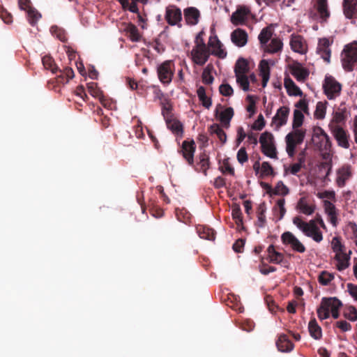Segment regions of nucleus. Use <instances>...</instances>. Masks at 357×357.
<instances>
[{"label":"nucleus","mask_w":357,"mask_h":357,"mask_svg":"<svg viewBox=\"0 0 357 357\" xmlns=\"http://www.w3.org/2000/svg\"><path fill=\"white\" fill-rule=\"evenodd\" d=\"M284 84L289 96H301L303 95L302 91L289 77L284 78Z\"/></svg>","instance_id":"nucleus-31"},{"label":"nucleus","mask_w":357,"mask_h":357,"mask_svg":"<svg viewBox=\"0 0 357 357\" xmlns=\"http://www.w3.org/2000/svg\"><path fill=\"white\" fill-rule=\"evenodd\" d=\"M309 333L314 339L320 340L322 337L321 328L318 325L315 318L311 319L308 324Z\"/></svg>","instance_id":"nucleus-34"},{"label":"nucleus","mask_w":357,"mask_h":357,"mask_svg":"<svg viewBox=\"0 0 357 357\" xmlns=\"http://www.w3.org/2000/svg\"><path fill=\"white\" fill-rule=\"evenodd\" d=\"M87 88L89 93L95 98H98L102 95V91L98 88L97 83H88Z\"/></svg>","instance_id":"nucleus-56"},{"label":"nucleus","mask_w":357,"mask_h":357,"mask_svg":"<svg viewBox=\"0 0 357 357\" xmlns=\"http://www.w3.org/2000/svg\"><path fill=\"white\" fill-rule=\"evenodd\" d=\"M328 128L339 146L345 149L350 148L351 137L347 130L334 123H329Z\"/></svg>","instance_id":"nucleus-4"},{"label":"nucleus","mask_w":357,"mask_h":357,"mask_svg":"<svg viewBox=\"0 0 357 357\" xmlns=\"http://www.w3.org/2000/svg\"><path fill=\"white\" fill-rule=\"evenodd\" d=\"M253 169L257 175L259 174L260 178L275 175L273 168L268 162H263L260 165L259 160H257L253 165Z\"/></svg>","instance_id":"nucleus-15"},{"label":"nucleus","mask_w":357,"mask_h":357,"mask_svg":"<svg viewBox=\"0 0 357 357\" xmlns=\"http://www.w3.org/2000/svg\"><path fill=\"white\" fill-rule=\"evenodd\" d=\"M331 303V299H328V298L324 297L321 299V304L317 310V316L319 319L324 320L329 318L330 317V311H329V304Z\"/></svg>","instance_id":"nucleus-27"},{"label":"nucleus","mask_w":357,"mask_h":357,"mask_svg":"<svg viewBox=\"0 0 357 357\" xmlns=\"http://www.w3.org/2000/svg\"><path fill=\"white\" fill-rule=\"evenodd\" d=\"M333 279L334 275L326 271H322L318 277L319 282L324 286L328 285Z\"/></svg>","instance_id":"nucleus-53"},{"label":"nucleus","mask_w":357,"mask_h":357,"mask_svg":"<svg viewBox=\"0 0 357 357\" xmlns=\"http://www.w3.org/2000/svg\"><path fill=\"white\" fill-rule=\"evenodd\" d=\"M289 192V188L283 183L282 181L278 182L273 191V194L282 196L288 195Z\"/></svg>","instance_id":"nucleus-57"},{"label":"nucleus","mask_w":357,"mask_h":357,"mask_svg":"<svg viewBox=\"0 0 357 357\" xmlns=\"http://www.w3.org/2000/svg\"><path fill=\"white\" fill-rule=\"evenodd\" d=\"M231 215L233 219L235 220L236 223L239 225L243 224V217L241 211L239 206H236L232 208Z\"/></svg>","instance_id":"nucleus-60"},{"label":"nucleus","mask_w":357,"mask_h":357,"mask_svg":"<svg viewBox=\"0 0 357 357\" xmlns=\"http://www.w3.org/2000/svg\"><path fill=\"white\" fill-rule=\"evenodd\" d=\"M328 299H331V301L329 304V311L331 312L333 318L337 319L340 317L339 310L342 306V303L336 297H331Z\"/></svg>","instance_id":"nucleus-41"},{"label":"nucleus","mask_w":357,"mask_h":357,"mask_svg":"<svg viewBox=\"0 0 357 357\" xmlns=\"http://www.w3.org/2000/svg\"><path fill=\"white\" fill-rule=\"evenodd\" d=\"M197 233L201 238L213 241L215 238L214 230L204 225H198L196 227Z\"/></svg>","instance_id":"nucleus-33"},{"label":"nucleus","mask_w":357,"mask_h":357,"mask_svg":"<svg viewBox=\"0 0 357 357\" xmlns=\"http://www.w3.org/2000/svg\"><path fill=\"white\" fill-rule=\"evenodd\" d=\"M345 318L348 319L351 321H357V310L354 306H349L347 308V312L344 313Z\"/></svg>","instance_id":"nucleus-59"},{"label":"nucleus","mask_w":357,"mask_h":357,"mask_svg":"<svg viewBox=\"0 0 357 357\" xmlns=\"http://www.w3.org/2000/svg\"><path fill=\"white\" fill-rule=\"evenodd\" d=\"M284 204H285L284 199V198H281V199H279L277 201L276 205L274 207V210L275 211H277V210L279 211V213H280V216L278 218L279 220L282 219V218L284 217V214L286 213V209L284 208Z\"/></svg>","instance_id":"nucleus-58"},{"label":"nucleus","mask_w":357,"mask_h":357,"mask_svg":"<svg viewBox=\"0 0 357 357\" xmlns=\"http://www.w3.org/2000/svg\"><path fill=\"white\" fill-rule=\"evenodd\" d=\"M322 86L329 100H333L340 95L342 85L332 76H326Z\"/></svg>","instance_id":"nucleus-5"},{"label":"nucleus","mask_w":357,"mask_h":357,"mask_svg":"<svg viewBox=\"0 0 357 357\" xmlns=\"http://www.w3.org/2000/svg\"><path fill=\"white\" fill-rule=\"evenodd\" d=\"M276 346L278 350L282 352H289L294 349V344L285 334H282L279 336L276 342Z\"/></svg>","instance_id":"nucleus-26"},{"label":"nucleus","mask_w":357,"mask_h":357,"mask_svg":"<svg viewBox=\"0 0 357 357\" xmlns=\"http://www.w3.org/2000/svg\"><path fill=\"white\" fill-rule=\"evenodd\" d=\"M174 63L171 60H167L158 66L157 73L159 80L164 84H169L174 74Z\"/></svg>","instance_id":"nucleus-6"},{"label":"nucleus","mask_w":357,"mask_h":357,"mask_svg":"<svg viewBox=\"0 0 357 357\" xmlns=\"http://www.w3.org/2000/svg\"><path fill=\"white\" fill-rule=\"evenodd\" d=\"M266 210V204L264 202L260 204L257 208V225L259 227H264L266 223L265 212Z\"/></svg>","instance_id":"nucleus-45"},{"label":"nucleus","mask_w":357,"mask_h":357,"mask_svg":"<svg viewBox=\"0 0 357 357\" xmlns=\"http://www.w3.org/2000/svg\"><path fill=\"white\" fill-rule=\"evenodd\" d=\"M342 9L346 18H357V0H343Z\"/></svg>","instance_id":"nucleus-18"},{"label":"nucleus","mask_w":357,"mask_h":357,"mask_svg":"<svg viewBox=\"0 0 357 357\" xmlns=\"http://www.w3.org/2000/svg\"><path fill=\"white\" fill-rule=\"evenodd\" d=\"M291 50L300 54L305 52V45L303 38L300 35H291L290 40Z\"/></svg>","instance_id":"nucleus-24"},{"label":"nucleus","mask_w":357,"mask_h":357,"mask_svg":"<svg viewBox=\"0 0 357 357\" xmlns=\"http://www.w3.org/2000/svg\"><path fill=\"white\" fill-rule=\"evenodd\" d=\"M298 209L305 215H312L315 210V205L308 204L305 197H301L297 204Z\"/></svg>","instance_id":"nucleus-37"},{"label":"nucleus","mask_w":357,"mask_h":357,"mask_svg":"<svg viewBox=\"0 0 357 357\" xmlns=\"http://www.w3.org/2000/svg\"><path fill=\"white\" fill-rule=\"evenodd\" d=\"M273 35L272 30L270 27L267 26L264 28L259 34L258 39L260 43L263 45H266Z\"/></svg>","instance_id":"nucleus-51"},{"label":"nucleus","mask_w":357,"mask_h":357,"mask_svg":"<svg viewBox=\"0 0 357 357\" xmlns=\"http://www.w3.org/2000/svg\"><path fill=\"white\" fill-rule=\"evenodd\" d=\"M199 161L198 165L200 166V171L206 176L207 170L210 167L209 158L205 153H203L199 155Z\"/></svg>","instance_id":"nucleus-49"},{"label":"nucleus","mask_w":357,"mask_h":357,"mask_svg":"<svg viewBox=\"0 0 357 357\" xmlns=\"http://www.w3.org/2000/svg\"><path fill=\"white\" fill-rule=\"evenodd\" d=\"M208 132L211 135H216L222 144H225L226 142L227 135L218 123L211 125L208 128Z\"/></svg>","instance_id":"nucleus-38"},{"label":"nucleus","mask_w":357,"mask_h":357,"mask_svg":"<svg viewBox=\"0 0 357 357\" xmlns=\"http://www.w3.org/2000/svg\"><path fill=\"white\" fill-rule=\"evenodd\" d=\"M195 149L196 146L193 140H191L190 142L185 140L183 142L181 149L178 151V152L182 154L188 164L190 166L194 165V153Z\"/></svg>","instance_id":"nucleus-11"},{"label":"nucleus","mask_w":357,"mask_h":357,"mask_svg":"<svg viewBox=\"0 0 357 357\" xmlns=\"http://www.w3.org/2000/svg\"><path fill=\"white\" fill-rule=\"evenodd\" d=\"M166 124L167 128L172 130V132L176 135H182L183 132V125L181 123L176 119L175 118H172L169 120L166 121Z\"/></svg>","instance_id":"nucleus-42"},{"label":"nucleus","mask_w":357,"mask_h":357,"mask_svg":"<svg viewBox=\"0 0 357 357\" xmlns=\"http://www.w3.org/2000/svg\"><path fill=\"white\" fill-rule=\"evenodd\" d=\"M282 48V42L280 39L275 38L271 40V43L266 45V51L268 53H275L280 51Z\"/></svg>","instance_id":"nucleus-46"},{"label":"nucleus","mask_w":357,"mask_h":357,"mask_svg":"<svg viewBox=\"0 0 357 357\" xmlns=\"http://www.w3.org/2000/svg\"><path fill=\"white\" fill-rule=\"evenodd\" d=\"M261 144V152L273 159H278V152L274 144V137L272 133L269 132H263L259 140Z\"/></svg>","instance_id":"nucleus-3"},{"label":"nucleus","mask_w":357,"mask_h":357,"mask_svg":"<svg viewBox=\"0 0 357 357\" xmlns=\"http://www.w3.org/2000/svg\"><path fill=\"white\" fill-rule=\"evenodd\" d=\"M289 112V108L286 106L280 107L277 110L275 115L272 119V123L276 125L277 128H280L287 123Z\"/></svg>","instance_id":"nucleus-17"},{"label":"nucleus","mask_w":357,"mask_h":357,"mask_svg":"<svg viewBox=\"0 0 357 357\" xmlns=\"http://www.w3.org/2000/svg\"><path fill=\"white\" fill-rule=\"evenodd\" d=\"M27 18L31 26H35L41 17V14L34 8H29L27 10Z\"/></svg>","instance_id":"nucleus-48"},{"label":"nucleus","mask_w":357,"mask_h":357,"mask_svg":"<svg viewBox=\"0 0 357 357\" xmlns=\"http://www.w3.org/2000/svg\"><path fill=\"white\" fill-rule=\"evenodd\" d=\"M182 13L180 8L176 6H171L166 8L165 20L172 26L176 25L181 22Z\"/></svg>","instance_id":"nucleus-14"},{"label":"nucleus","mask_w":357,"mask_h":357,"mask_svg":"<svg viewBox=\"0 0 357 357\" xmlns=\"http://www.w3.org/2000/svg\"><path fill=\"white\" fill-rule=\"evenodd\" d=\"M250 14V10L248 6H238L235 12L231 16V22L233 24L238 26L243 24L248 20Z\"/></svg>","instance_id":"nucleus-12"},{"label":"nucleus","mask_w":357,"mask_h":357,"mask_svg":"<svg viewBox=\"0 0 357 357\" xmlns=\"http://www.w3.org/2000/svg\"><path fill=\"white\" fill-rule=\"evenodd\" d=\"M202 82L205 84H211L213 83L214 78L211 74L210 70H208V68L206 67L202 73Z\"/></svg>","instance_id":"nucleus-62"},{"label":"nucleus","mask_w":357,"mask_h":357,"mask_svg":"<svg viewBox=\"0 0 357 357\" xmlns=\"http://www.w3.org/2000/svg\"><path fill=\"white\" fill-rule=\"evenodd\" d=\"M208 45L213 49L212 54L220 59H225L227 56V52L223 49V45L217 36L210 37Z\"/></svg>","instance_id":"nucleus-20"},{"label":"nucleus","mask_w":357,"mask_h":357,"mask_svg":"<svg viewBox=\"0 0 357 357\" xmlns=\"http://www.w3.org/2000/svg\"><path fill=\"white\" fill-rule=\"evenodd\" d=\"M331 43L326 38H320L319 40L317 52L321 57L326 62H330L331 50L330 46Z\"/></svg>","instance_id":"nucleus-16"},{"label":"nucleus","mask_w":357,"mask_h":357,"mask_svg":"<svg viewBox=\"0 0 357 357\" xmlns=\"http://www.w3.org/2000/svg\"><path fill=\"white\" fill-rule=\"evenodd\" d=\"M304 120V115L299 109L294 111L292 127L294 130L286 135V151L289 156L292 157L295 154L296 147L301 144L306 134L305 129H299Z\"/></svg>","instance_id":"nucleus-1"},{"label":"nucleus","mask_w":357,"mask_h":357,"mask_svg":"<svg viewBox=\"0 0 357 357\" xmlns=\"http://www.w3.org/2000/svg\"><path fill=\"white\" fill-rule=\"evenodd\" d=\"M351 255V251L349 250V253H342L335 255V259L337 261V264L336 265L337 269L340 271H344L350 265V255Z\"/></svg>","instance_id":"nucleus-28"},{"label":"nucleus","mask_w":357,"mask_h":357,"mask_svg":"<svg viewBox=\"0 0 357 357\" xmlns=\"http://www.w3.org/2000/svg\"><path fill=\"white\" fill-rule=\"evenodd\" d=\"M124 31L126 33L127 37L132 42H139L141 40L142 36L139 32L137 27L132 24H128Z\"/></svg>","instance_id":"nucleus-32"},{"label":"nucleus","mask_w":357,"mask_h":357,"mask_svg":"<svg viewBox=\"0 0 357 357\" xmlns=\"http://www.w3.org/2000/svg\"><path fill=\"white\" fill-rule=\"evenodd\" d=\"M219 91L224 96H231L234 93V90L229 84H222L219 86Z\"/></svg>","instance_id":"nucleus-61"},{"label":"nucleus","mask_w":357,"mask_h":357,"mask_svg":"<svg viewBox=\"0 0 357 357\" xmlns=\"http://www.w3.org/2000/svg\"><path fill=\"white\" fill-rule=\"evenodd\" d=\"M333 119L329 123L340 125L344 123L347 119V110L346 107L341 104L340 107L333 113Z\"/></svg>","instance_id":"nucleus-23"},{"label":"nucleus","mask_w":357,"mask_h":357,"mask_svg":"<svg viewBox=\"0 0 357 357\" xmlns=\"http://www.w3.org/2000/svg\"><path fill=\"white\" fill-rule=\"evenodd\" d=\"M248 71L249 67L247 60L243 58L238 59L234 66L235 75H246Z\"/></svg>","instance_id":"nucleus-43"},{"label":"nucleus","mask_w":357,"mask_h":357,"mask_svg":"<svg viewBox=\"0 0 357 357\" xmlns=\"http://www.w3.org/2000/svg\"><path fill=\"white\" fill-rule=\"evenodd\" d=\"M307 237L312 238L315 242L320 243L323 240L322 232L319 228L301 229Z\"/></svg>","instance_id":"nucleus-44"},{"label":"nucleus","mask_w":357,"mask_h":357,"mask_svg":"<svg viewBox=\"0 0 357 357\" xmlns=\"http://www.w3.org/2000/svg\"><path fill=\"white\" fill-rule=\"evenodd\" d=\"M293 223L299 229L319 228L317 225L316 219L310 220L308 222L303 221L300 216H296L293 219Z\"/></svg>","instance_id":"nucleus-35"},{"label":"nucleus","mask_w":357,"mask_h":357,"mask_svg":"<svg viewBox=\"0 0 357 357\" xmlns=\"http://www.w3.org/2000/svg\"><path fill=\"white\" fill-rule=\"evenodd\" d=\"M326 107L322 102H318L314 116L317 119H323L325 117Z\"/></svg>","instance_id":"nucleus-55"},{"label":"nucleus","mask_w":357,"mask_h":357,"mask_svg":"<svg viewBox=\"0 0 357 357\" xmlns=\"http://www.w3.org/2000/svg\"><path fill=\"white\" fill-rule=\"evenodd\" d=\"M316 9L323 22H326L331 14L328 8L327 0H317Z\"/></svg>","instance_id":"nucleus-29"},{"label":"nucleus","mask_w":357,"mask_h":357,"mask_svg":"<svg viewBox=\"0 0 357 357\" xmlns=\"http://www.w3.org/2000/svg\"><path fill=\"white\" fill-rule=\"evenodd\" d=\"M59 71L61 72V74L56 77V82L59 84H66L74 77V71L70 67H66L63 70L59 69Z\"/></svg>","instance_id":"nucleus-39"},{"label":"nucleus","mask_w":357,"mask_h":357,"mask_svg":"<svg viewBox=\"0 0 357 357\" xmlns=\"http://www.w3.org/2000/svg\"><path fill=\"white\" fill-rule=\"evenodd\" d=\"M43 65L46 69L50 70L52 73H56L59 71V68L56 66L54 59L49 56L45 55L42 58Z\"/></svg>","instance_id":"nucleus-47"},{"label":"nucleus","mask_w":357,"mask_h":357,"mask_svg":"<svg viewBox=\"0 0 357 357\" xmlns=\"http://www.w3.org/2000/svg\"><path fill=\"white\" fill-rule=\"evenodd\" d=\"M324 208L328 218V221L333 227H336L338 221L335 206L329 201H324Z\"/></svg>","instance_id":"nucleus-25"},{"label":"nucleus","mask_w":357,"mask_h":357,"mask_svg":"<svg viewBox=\"0 0 357 357\" xmlns=\"http://www.w3.org/2000/svg\"><path fill=\"white\" fill-rule=\"evenodd\" d=\"M269 261L273 264H284V255L282 253L275 250L273 245H270L267 248Z\"/></svg>","instance_id":"nucleus-30"},{"label":"nucleus","mask_w":357,"mask_h":357,"mask_svg":"<svg viewBox=\"0 0 357 357\" xmlns=\"http://www.w3.org/2000/svg\"><path fill=\"white\" fill-rule=\"evenodd\" d=\"M260 75L261 76H270V68L268 63L266 60H261L259 66Z\"/></svg>","instance_id":"nucleus-63"},{"label":"nucleus","mask_w":357,"mask_h":357,"mask_svg":"<svg viewBox=\"0 0 357 357\" xmlns=\"http://www.w3.org/2000/svg\"><path fill=\"white\" fill-rule=\"evenodd\" d=\"M293 223L299 229L319 228L317 225L316 219L310 220L308 222L303 221L300 216H296L293 219Z\"/></svg>","instance_id":"nucleus-36"},{"label":"nucleus","mask_w":357,"mask_h":357,"mask_svg":"<svg viewBox=\"0 0 357 357\" xmlns=\"http://www.w3.org/2000/svg\"><path fill=\"white\" fill-rule=\"evenodd\" d=\"M210 56L209 49L207 46H194L191 51L192 61L200 66H204Z\"/></svg>","instance_id":"nucleus-9"},{"label":"nucleus","mask_w":357,"mask_h":357,"mask_svg":"<svg viewBox=\"0 0 357 357\" xmlns=\"http://www.w3.org/2000/svg\"><path fill=\"white\" fill-rule=\"evenodd\" d=\"M222 109L223 106L218 104L215 110V116L220 121L223 127L228 128L230 126V121L234 116V112L232 107H227L220 112Z\"/></svg>","instance_id":"nucleus-10"},{"label":"nucleus","mask_w":357,"mask_h":357,"mask_svg":"<svg viewBox=\"0 0 357 357\" xmlns=\"http://www.w3.org/2000/svg\"><path fill=\"white\" fill-rule=\"evenodd\" d=\"M341 61L345 70H353L357 63V42L344 46L341 54Z\"/></svg>","instance_id":"nucleus-2"},{"label":"nucleus","mask_w":357,"mask_h":357,"mask_svg":"<svg viewBox=\"0 0 357 357\" xmlns=\"http://www.w3.org/2000/svg\"><path fill=\"white\" fill-rule=\"evenodd\" d=\"M50 31L53 36L56 37L59 40L63 43H65L68 40L67 35L66 31L57 26H52L50 28Z\"/></svg>","instance_id":"nucleus-50"},{"label":"nucleus","mask_w":357,"mask_h":357,"mask_svg":"<svg viewBox=\"0 0 357 357\" xmlns=\"http://www.w3.org/2000/svg\"><path fill=\"white\" fill-rule=\"evenodd\" d=\"M312 139H317V146L320 149L328 151L331 148V142L327 133L319 126H314L312 129Z\"/></svg>","instance_id":"nucleus-7"},{"label":"nucleus","mask_w":357,"mask_h":357,"mask_svg":"<svg viewBox=\"0 0 357 357\" xmlns=\"http://www.w3.org/2000/svg\"><path fill=\"white\" fill-rule=\"evenodd\" d=\"M197 94L202 105L206 109H209L212 105L211 98L206 94V89L204 86H200L197 91Z\"/></svg>","instance_id":"nucleus-40"},{"label":"nucleus","mask_w":357,"mask_h":357,"mask_svg":"<svg viewBox=\"0 0 357 357\" xmlns=\"http://www.w3.org/2000/svg\"><path fill=\"white\" fill-rule=\"evenodd\" d=\"M281 241L284 245H289L295 252L303 253L306 250L305 245L291 231L284 232L281 236Z\"/></svg>","instance_id":"nucleus-8"},{"label":"nucleus","mask_w":357,"mask_h":357,"mask_svg":"<svg viewBox=\"0 0 357 357\" xmlns=\"http://www.w3.org/2000/svg\"><path fill=\"white\" fill-rule=\"evenodd\" d=\"M291 75L298 81L304 82L309 76V71L302 65L296 62L289 67Z\"/></svg>","instance_id":"nucleus-19"},{"label":"nucleus","mask_w":357,"mask_h":357,"mask_svg":"<svg viewBox=\"0 0 357 357\" xmlns=\"http://www.w3.org/2000/svg\"><path fill=\"white\" fill-rule=\"evenodd\" d=\"M352 176L351 167L349 164L343 165L337 170L336 183L338 187L343 188Z\"/></svg>","instance_id":"nucleus-13"},{"label":"nucleus","mask_w":357,"mask_h":357,"mask_svg":"<svg viewBox=\"0 0 357 357\" xmlns=\"http://www.w3.org/2000/svg\"><path fill=\"white\" fill-rule=\"evenodd\" d=\"M331 246L335 255L344 253V245L341 243L339 237L335 236L333 238Z\"/></svg>","instance_id":"nucleus-52"},{"label":"nucleus","mask_w":357,"mask_h":357,"mask_svg":"<svg viewBox=\"0 0 357 357\" xmlns=\"http://www.w3.org/2000/svg\"><path fill=\"white\" fill-rule=\"evenodd\" d=\"M265 126V121L262 114H259L258 119L252 126V128L255 130H261Z\"/></svg>","instance_id":"nucleus-64"},{"label":"nucleus","mask_w":357,"mask_h":357,"mask_svg":"<svg viewBox=\"0 0 357 357\" xmlns=\"http://www.w3.org/2000/svg\"><path fill=\"white\" fill-rule=\"evenodd\" d=\"M236 82L240 85L244 91H248L250 89V83L248 77L246 75H236Z\"/></svg>","instance_id":"nucleus-54"},{"label":"nucleus","mask_w":357,"mask_h":357,"mask_svg":"<svg viewBox=\"0 0 357 357\" xmlns=\"http://www.w3.org/2000/svg\"><path fill=\"white\" fill-rule=\"evenodd\" d=\"M186 23L189 25H195L200 17L199 10L195 7H188L183 11Z\"/></svg>","instance_id":"nucleus-22"},{"label":"nucleus","mask_w":357,"mask_h":357,"mask_svg":"<svg viewBox=\"0 0 357 357\" xmlns=\"http://www.w3.org/2000/svg\"><path fill=\"white\" fill-rule=\"evenodd\" d=\"M231 40L238 47H243L248 42V34L245 31L237 29L231 33Z\"/></svg>","instance_id":"nucleus-21"}]
</instances>
